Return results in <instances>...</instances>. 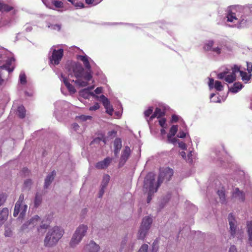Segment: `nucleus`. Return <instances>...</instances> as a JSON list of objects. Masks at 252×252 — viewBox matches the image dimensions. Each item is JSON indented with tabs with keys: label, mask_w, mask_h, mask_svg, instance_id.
Returning a JSON list of instances; mask_svg holds the SVG:
<instances>
[{
	"label": "nucleus",
	"mask_w": 252,
	"mask_h": 252,
	"mask_svg": "<svg viewBox=\"0 0 252 252\" xmlns=\"http://www.w3.org/2000/svg\"><path fill=\"white\" fill-rule=\"evenodd\" d=\"M14 9L13 7L8 4L0 2V11L8 12Z\"/></svg>",
	"instance_id": "obj_25"
},
{
	"label": "nucleus",
	"mask_w": 252,
	"mask_h": 252,
	"mask_svg": "<svg viewBox=\"0 0 252 252\" xmlns=\"http://www.w3.org/2000/svg\"><path fill=\"white\" fill-rule=\"evenodd\" d=\"M78 59L81 60L84 64V66L85 68L87 69V71H88L89 72H91V66L90 64L88 57L87 56H82L80 55L78 56Z\"/></svg>",
	"instance_id": "obj_17"
},
{
	"label": "nucleus",
	"mask_w": 252,
	"mask_h": 252,
	"mask_svg": "<svg viewBox=\"0 0 252 252\" xmlns=\"http://www.w3.org/2000/svg\"><path fill=\"white\" fill-rule=\"evenodd\" d=\"M12 232L11 230L8 229L5 231L4 235L6 237H9L11 236Z\"/></svg>",
	"instance_id": "obj_59"
},
{
	"label": "nucleus",
	"mask_w": 252,
	"mask_h": 252,
	"mask_svg": "<svg viewBox=\"0 0 252 252\" xmlns=\"http://www.w3.org/2000/svg\"><path fill=\"white\" fill-rule=\"evenodd\" d=\"M243 86L242 84L240 82H235L233 86L229 89V90L230 92L233 93H236L238 92L240 90H241Z\"/></svg>",
	"instance_id": "obj_24"
},
{
	"label": "nucleus",
	"mask_w": 252,
	"mask_h": 252,
	"mask_svg": "<svg viewBox=\"0 0 252 252\" xmlns=\"http://www.w3.org/2000/svg\"><path fill=\"white\" fill-rule=\"evenodd\" d=\"M148 230L149 229L147 228H144L140 227L138 233V239L143 240L145 238Z\"/></svg>",
	"instance_id": "obj_26"
},
{
	"label": "nucleus",
	"mask_w": 252,
	"mask_h": 252,
	"mask_svg": "<svg viewBox=\"0 0 252 252\" xmlns=\"http://www.w3.org/2000/svg\"><path fill=\"white\" fill-rule=\"evenodd\" d=\"M247 65L249 73H251L252 71V64L251 63H247Z\"/></svg>",
	"instance_id": "obj_56"
},
{
	"label": "nucleus",
	"mask_w": 252,
	"mask_h": 252,
	"mask_svg": "<svg viewBox=\"0 0 252 252\" xmlns=\"http://www.w3.org/2000/svg\"><path fill=\"white\" fill-rule=\"evenodd\" d=\"M233 198H238L241 201H244L245 194L243 191H241L238 188H235L232 193Z\"/></svg>",
	"instance_id": "obj_15"
},
{
	"label": "nucleus",
	"mask_w": 252,
	"mask_h": 252,
	"mask_svg": "<svg viewBox=\"0 0 252 252\" xmlns=\"http://www.w3.org/2000/svg\"><path fill=\"white\" fill-rule=\"evenodd\" d=\"M236 9L235 7H230L227 11V18L228 22H233L237 20L236 15L235 12Z\"/></svg>",
	"instance_id": "obj_13"
},
{
	"label": "nucleus",
	"mask_w": 252,
	"mask_h": 252,
	"mask_svg": "<svg viewBox=\"0 0 252 252\" xmlns=\"http://www.w3.org/2000/svg\"><path fill=\"white\" fill-rule=\"evenodd\" d=\"M211 51L216 53L217 54H220L221 53V49L218 47L216 48H213Z\"/></svg>",
	"instance_id": "obj_52"
},
{
	"label": "nucleus",
	"mask_w": 252,
	"mask_h": 252,
	"mask_svg": "<svg viewBox=\"0 0 252 252\" xmlns=\"http://www.w3.org/2000/svg\"><path fill=\"white\" fill-rule=\"evenodd\" d=\"M42 202V196L37 193L35 195L34 203L35 207H38Z\"/></svg>",
	"instance_id": "obj_30"
},
{
	"label": "nucleus",
	"mask_w": 252,
	"mask_h": 252,
	"mask_svg": "<svg viewBox=\"0 0 252 252\" xmlns=\"http://www.w3.org/2000/svg\"><path fill=\"white\" fill-rule=\"evenodd\" d=\"M228 220L229 221V224H231L232 223H235V217L233 215L232 213H230L228 215Z\"/></svg>",
	"instance_id": "obj_46"
},
{
	"label": "nucleus",
	"mask_w": 252,
	"mask_h": 252,
	"mask_svg": "<svg viewBox=\"0 0 252 252\" xmlns=\"http://www.w3.org/2000/svg\"><path fill=\"white\" fill-rule=\"evenodd\" d=\"M100 106L98 103H95L94 105L89 108L90 111H95L99 108Z\"/></svg>",
	"instance_id": "obj_51"
},
{
	"label": "nucleus",
	"mask_w": 252,
	"mask_h": 252,
	"mask_svg": "<svg viewBox=\"0 0 252 252\" xmlns=\"http://www.w3.org/2000/svg\"><path fill=\"white\" fill-rule=\"evenodd\" d=\"M105 188H103V187H101V189L99 191V197H101L104 193V189H105Z\"/></svg>",
	"instance_id": "obj_57"
},
{
	"label": "nucleus",
	"mask_w": 252,
	"mask_h": 252,
	"mask_svg": "<svg viewBox=\"0 0 252 252\" xmlns=\"http://www.w3.org/2000/svg\"><path fill=\"white\" fill-rule=\"evenodd\" d=\"M112 160V158L107 157L104 160L96 163L95 167L98 169H105L108 167Z\"/></svg>",
	"instance_id": "obj_11"
},
{
	"label": "nucleus",
	"mask_w": 252,
	"mask_h": 252,
	"mask_svg": "<svg viewBox=\"0 0 252 252\" xmlns=\"http://www.w3.org/2000/svg\"><path fill=\"white\" fill-rule=\"evenodd\" d=\"M94 92L96 94H100L102 92V88L101 87H97L95 89Z\"/></svg>",
	"instance_id": "obj_62"
},
{
	"label": "nucleus",
	"mask_w": 252,
	"mask_h": 252,
	"mask_svg": "<svg viewBox=\"0 0 252 252\" xmlns=\"http://www.w3.org/2000/svg\"><path fill=\"white\" fill-rule=\"evenodd\" d=\"M7 198V195L5 193L0 194V207L5 202Z\"/></svg>",
	"instance_id": "obj_40"
},
{
	"label": "nucleus",
	"mask_w": 252,
	"mask_h": 252,
	"mask_svg": "<svg viewBox=\"0 0 252 252\" xmlns=\"http://www.w3.org/2000/svg\"><path fill=\"white\" fill-rule=\"evenodd\" d=\"M179 120V117L176 115H173L171 118V122L175 123L177 122Z\"/></svg>",
	"instance_id": "obj_53"
},
{
	"label": "nucleus",
	"mask_w": 252,
	"mask_h": 252,
	"mask_svg": "<svg viewBox=\"0 0 252 252\" xmlns=\"http://www.w3.org/2000/svg\"><path fill=\"white\" fill-rule=\"evenodd\" d=\"M52 3L56 7L62 8L63 7V2L61 1L54 0Z\"/></svg>",
	"instance_id": "obj_39"
},
{
	"label": "nucleus",
	"mask_w": 252,
	"mask_h": 252,
	"mask_svg": "<svg viewBox=\"0 0 252 252\" xmlns=\"http://www.w3.org/2000/svg\"><path fill=\"white\" fill-rule=\"evenodd\" d=\"M20 81L22 84H25L26 83V76L25 74H21L20 75Z\"/></svg>",
	"instance_id": "obj_45"
},
{
	"label": "nucleus",
	"mask_w": 252,
	"mask_h": 252,
	"mask_svg": "<svg viewBox=\"0 0 252 252\" xmlns=\"http://www.w3.org/2000/svg\"><path fill=\"white\" fill-rule=\"evenodd\" d=\"M236 79V75L234 73H231L229 75H226L225 78V81L228 83H231L233 82Z\"/></svg>",
	"instance_id": "obj_27"
},
{
	"label": "nucleus",
	"mask_w": 252,
	"mask_h": 252,
	"mask_svg": "<svg viewBox=\"0 0 252 252\" xmlns=\"http://www.w3.org/2000/svg\"><path fill=\"white\" fill-rule=\"evenodd\" d=\"M94 89V87H88L87 88L82 90L80 91L79 94L81 96L84 98H87L90 94L91 95H94L93 92L90 93V91Z\"/></svg>",
	"instance_id": "obj_22"
},
{
	"label": "nucleus",
	"mask_w": 252,
	"mask_h": 252,
	"mask_svg": "<svg viewBox=\"0 0 252 252\" xmlns=\"http://www.w3.org/2000/svg\"><path fill=\"white\" fill-rule=\"evenodd\" d=\"M166 120L165 118H161L159 121V125L163 128H165Z\"/></svg>",
	"instance_id": "obj_48"
},
{
	"label": "nucleus",
	"mask_w": 252,
	"mask_h": 252,
	"mask_svg": "<svg viewBox=\"0 0 252 252\" xmlns=\"http://www.w3.org/2000/svg\"><path fill=\"white\" fill-rule=\"evenodd\" d=\"M17 111L18 116L20 118L23 119L25 117L26 110L23 106H20L18 107Z\"/></svg>",
	"instance_id": "obj_28"
},
{
	"label": "nucleus",
	"mask_w": 252,
	"mask_h": 252,
	"mask_svg": "<svg viewBox=\"0 0 252 252\" xmlns=\"http://www.w3.org/2000/svg\"><path fill=\"white\" fill-rule=\"evenodd\" d=\"M214 79L213 78H210L209 79V83H208V85H209V86L210 88H213V85H214Z\"/></svg>",
	"instance_id": "obj_58"
},
{
	"label": "nucleus",
	"mask_w": 252,
	"mask_h": 252,
	"mask_svg": "<svg viewBox=\"0 0 252 252\" xmlns=\"http://www.w3.org/2000/svg\"><path fill=\"white\" fill-rule=\"evenodd\" d=\"M8 213V209L7 208H3L0 212V225L3 224L4 221L7 219Z\"/></svg>",
	"instance_id": "obj_20"
},
{
	"label": "nucleus",
	"mask_w": 252,
	"mask_h": 252,
	"mask_svg": "<svg viewBox=\"0 0 252 252\" xmlns=\"http://www.w3.org/2000/svg\"><path fill=\"white\" fill-rule=\"evenodd\" d=\"M165 114L164 110H162L160 108L157 107L154 113L150 117V120L152 121L155 118H160L164 116Z\"/></svg>",
	"instance_id": "obj_16"
},
{
	"label": "nucleus",
	"mask_w": 252,
	"mask_h": 252,
	"mask_svg": "<svg viewBox=\"0 0 252 252\" xmlns=\"http://www.w3.org/2000/svg\"><path fill=\"white\" fill-rule=\"evenodd\" d=\"M55 175L56 172L55 171H53L46 177L45 180V188H47L48 186L51 184L52 182L54 179V176Z\"/></svg>",
	"instance_id": "obj_23"
},
{
	"label": "nucleus",
	"mask_w": 252,
	"mask_h": 252,
	"mask_svg": "<svg viewBox=\"0 0 252 252\" xmlns=\"http://www.w3.org/2000/svg\"><path fill=\"white\" fill-rule=\"evenodd\" d=\"M247 229L249 236L248 243L250 246H252V221L247 222Z\"/></svg>",
	"instance_id": "obj_21"
},
{
	"label": "nucleus",
	"mask_w": 252,
	"mask_h": 252,
	"mask_svg": "<svg viewBox=\"0 0 252 252\" xmlns=\"http://www.w3.org/2000/svg\"><path fill=\"white\" fill-rule=\"evenodd\" d=\"M63 49H54L51 57L50 58L51 63L54 65H58L63 58Z\"/></svg>",
	"instance_id": "obj_6"
},
{
	"label": "nucleus",
	"mask_w": 252,
	"mask_h": 252,
	"mask_svg": "<svg viewBox=\"0 0 252 252\" xmlns=\"http://www.w3.org/2000/svg\"><path fill=\"white\" fill-rule=\"evenodd\" d=\"M153 107H149L147 110L145 111L144 115L145 117H149L153 113Z\"/></svg>",
	"instance_id": "obj_41"
},
{
	"label": "nucleus",
	"mask_w": 252,
	"mask_h": 252,
	"mask_svg": "<svg viewBox=\"0 0 252 252\" xmlns=\"http://www.w3.org/2000/svg\"><path fill=\"white\" fill-rule=\"evenodd\" d=\"M64 231L59 226H54L50 229L47 234H49L51 236L55 237L57 240L59 241L63 236Z\"/></svg>",
	"instance_id": "obj_7"
},
{
	"label": "nucleus",
	"mask_w": 252,
	"mask_h": 252,
	"mask_svg": "<svg viewBox=\"0 0 252 252\" xmlns=\"http://www.w3.org/2000/svg\"><path fill=\"white\" fill-rule=\"evenodd\" d=\"M214 87L218 91H222L223 88V86L221 84V83L219 81H216L215 82Z\"/></svg>",
	"instance_id": "obj_37"
},
{
	"label": "nucleus",
	"mask_w": 252,
	"mask_h": 252,
	"mask_svg": "<svg viewBox=\"0 0 252 252\" xmlns=\"http://www.w3.org/2000/svg\"><path fill=\"white\" fill-rule=\"evenodd\" d=\"M179 147L183 150H185L187 149V145L183 142H181L179 143Z\"/></svg>",
	"instance_id": "obj_55"
},
{
	"label": "nucleus",
	"mask_w": 252,
	"mask_h": 252,
	"mask_svg": "<svg viewBox=\"0 0 252 252\" xmlns=\"http://www.w3.org/2000/svg\"><path fill=\"white\" fill-rule=\"evenodd\" d=\"M99 98L100 100L102 101L104 107L106 110V111L107 113L112 115L113 112V108L112 106L110 104L108 99L103 94L101 95Z\"/></svg>",
	"instance_id": "obj_8"
},
{
	"label": "nucleus",
	"mask_w": 252,
	"mask_h": 252,
	"mask_svg": "<svg viewBox=\"0 0 252 252\" xmlns=\"http://www.w3.org/2000/svg\"><path fill=\"white\" fill-rule=\"evenodd\" d=\"M62 77L63 78V81L65 86L67 88L68 91L70 94H74L76 92V90L74 87L70 84V83L68 81L67 79L63 77V75H62Z\"/></svg>",
	"instance_id": "obj_19"
},
{
	"label": "nucleus",
	"mask_w": 252,
	"mask_h": 252,
	"mask_svg": "<svg viewBox=\"0 0 252 252\" xmlns=\"http://www.w3.org/2000/svg\"><path fill=\"white\" fill-rule=\"evenodd\" d=\"M174 173L173 170L168 167L160 168L157 185V188H159L160 185L164 182H168L171 179Z\"/></svg>",
	"instance_id": "obj_5"
},
{
	"label": "nucleus",
	"mask_w": 252,
	"mask_h": 252,
	"mask_svg": "<svg viewBox=\"0 0 252 252\" xmlns=\"http://www.w3.org/2000/svg\"><path fill=\"white\" fill-rule=\"evenodd\" d=\"M130 149L128 146H126L122 151L120 159L119 164L124 165L129 157L130 155Z\"/></svg>",
	"instance_id": "obj_9"
},
{
	"label": "nucleus",
	"mask_w": 252,
	"mask_h": 252,
	"mask_svg": "<svg viewBox=\"0 0 252 252\" xmlns=\"http://www.w3.org/2000/svg\"><path fill=\"white\" fill-rule=\"evenodd\" d=\"M177 136L179 138H184L186 136V133L183 131H180L178 133Z\"/></svg>",
	"instance_id": "obj_54"
},
{
	"label": "nucleus",
	"mask_w": 252,
	"mask_h": 252,
	"mask_svg": "<svg viewBox=\"0 0 252 252\" xmlns=\"http://www.w3.org/2000/svg\"><path fill=\"white\" fill-rule=\"evenodd\" d=\"M173 137V136H171L170 135H167V142L168 143L173 144L176 143L177 139L176 138Z\"/></svg>",
	"instance_id": "obj_44"
},
{
	"label": "nucleus",
	"mask_w": 252,
	"mask_h": 252,
	"mask_svg": "<svg viewBox=\"0 0 252 252\" xmlns=\"http://www.w3.org/2000/svg\"><path fill=\"white\" fill-rule=\"evenodd\" d=\"M120 150L121 149H117V148H114V154L116 157H117L118 156Z\"/></svg>",
	"instance_id": "obj_63"
},
{
	"label": "nucleus",
	"mask_w": 252,
	"mask_h": 252,
	"mask_svg": "<svg viewBox=\"0 0 252 252\" xmlns=\"http://www.w3.org/2000/svg\"><path fill=\"white\" fill-rule=\"evenodd\" d=\"M32 181L31 179H28L24 182V186L26 188H30L31 185H32Z\"/></svg>",
	"instance_id": "obj_50"
},
{
	"label": "nucleus",
	"mask_w": 252,
	"mask_h": 252,
	"mask_svg": "<svg viewBox=\"0 0 252 252\" xmlns=\"http://www.w3.org/2000/svg\"><path fill=\"white\" fill-rule=\"evenodd\" d=\"M228 252H237L236 247L234 245L231 246L229 248Z\"/></svg>",
	"instance_id": "obj_60"
},
{
	"label": "nucleus",
	"mask_w": 252,
	"mask_h": 252,
	"mask_svg": "<svg viewBox=\"0 0 252 252\" xmlns=\"http://www.w3.org/2000/svg\"><path fill=\"white\" fill-rule=\"evenodd\" d=\"M178 126L177 125H173L172 126L169 131V133L167 135H170L171 136H174L176 134V133L178 131Z\"/></svg>",
	"instance_id": "obj_34"
},
{
	"label": "nucleus",
	"mask_w": 252,
	"mask_h": 252,
	"mask_svg": "<svg viewBox=\"0 0 252 252\" xmlns=\"http://www.w3.org/2000/svg\"><path fill=\"white\" fill-rule=\"evenodd\" d=\"M214 41L213 40H209L204 44L203 49L205 51H212L213 46L214 45Z\"/></svg>",
	"instance_id": "obj_29"
},
{
	"label": "nucleus",
	"mask_w": 252,
	"mask_h": 252,
	"mask_svg": "<svg viewBox=\"0 0 252 252\" xmlns=\"http://www.w3.org/2000/svg\"><path fill=\"white\" fill-rule=\"evenodd\" d=\"M114 148H117V149H121L122 145V140L119 138H117L115 139L114 142Z\"/></svg>",
	"instance_id": "obj_35"
},
{
	"label": "nucleus",
	"mask_w": 252,
	"mask_h": 252,
	"mask_svg": "<svg viewBox=\"0 0 252 252\" xmlns=\"http://www.w3.org/2000/svg\"><path fill=\"white\" fill-rule=\"evenodd\" d=\"M148 245L144 244L141 246L138 252H148Z\"/></svg>",
	"instance_id": "obj_42"
},
{
	"label": "nucleus",
	"mask_w": 252,
	"mask_h": 252,
	"mask_svg": "<svg viewBox=\"0 0 252 252\" xmlns=\"http://www.w3.org/2000/svg\"><path fill=\"white\" fill-rule=\"evenodd\" d=\"M14 61L15 60L14 58H11L10 59H8L7 60H6L5 64H3L2 66H0V68L1 69H5V70H7L9 72H12L14 69V67H10V66L12 65L13 62H14Z\"/></svg>",
	"instance_id": "obj_14"
},
{
	"label": "nucleus",
	"mask_w": 252,
	"mask_h": 252,
	"mask_svg": "<svg viewBox=\"0 0 252 252\" xmlns=\"http://www.w3.org/2000/svg\"><path fill=\"white\" fill-rule=\"evenodd\" d=\"M39 220H40L39 217L37 215H36L30 220L29 221V224H32L33 225H36V222Z\"/></svg>",
	"instance_id": "obj_38"
},
{
	"label": "nucleus",
	"mask_w": 252,
	"mask_h": 252,
	"mask_svg": "<svg viewBox=\"0 0 252 252\" xmlns=\"http://www.w3.org/2000/svg\"><path fill=\"white\" fill-rule=\"evenodd\" d=\"M69 71L71 76L73 75L77 78L74 82L80 87L87 86L88 82L92 78L91 73L88 71L85 72L84 68L79 63H72L70 65Z\"/></svg>",
	"instance_id": "obj_1"
},
{
	"label": "nucleus",
	"mask_w": 252,
	"mask_h": 252,
	"mask_svg": "<svg viewBox=\"0 0 252 252\" xmlns=\"http://www.w3.org/2000/svg\"><path fill=\"white\" fill-rule=\"evenodd\" d=\"M241 70H240V67L237 65H234V66L232 68V72L234 73V74H236L237 72H239L240 73V71Z\"/></svg>",
	"instance_id": "obj_47"
},
{
	"label": "nucleus",
	"mask_w": 252,
	"mask_h": 252,
	"mask_svg": "<svg viewBox=\"0 0 252 252\" xmlns=\"http://www.w3.org/2000/svg\"><path fill=\"white\" fill-rule=\"evenodd\" d=\"M229 225L231 235L234 237L236 232L237 226L235 225V223H231Z\"/></svg>",
	"instance_id": "obj_36"
},
{
	"label": "nucleus",
	"mask_w": 252,
	"mask_h": 252,
	"mask_svg": "<svg viewBox=\"0 0 252 252\" xmlns=\"http://www.w3.org/2000/svg\"><path fill=\"white\" fill-rule=\"evenodd\" d=\"M155 175L153 173H149L145 178L143 192L148 194L147 203H149L154 193L156 192L158 188L155 186Z\"/></svg>",
	"instance_id": "obj_2"
},
{
	"label": "nucleus",
	"mask_w": 252,
	"mask_h": 252,
	"mask_svg": "<svg viewBox=\"0 0 252 252\" xmlns=\"http://www.w3.org/2000/svg\"><path fill=\"white\" fill-rule=\"evenodd\" d=\"M228 73L227 71H223L220 73H219L217 75V77L219 79H222L223 78H225L226 74Z\"/></svg>",
	"instance_id": "obj_49"
},
{
	"label": "nucleus",
	"mask_w": 252,
	"mask_h": 252,
	"mask_svg": "<svg viewBox=\"0 0 252 252\" xmlns=\"http://www.w3.org/2000/svg\"><path fill=\"white\" fill-rule=\"evenodd\" d=\"M110 181V176L107 175H104L101 182V187L106 188Z\"/></svg>",
	"instance_id": "obj_32"
},
{
	"label": "nucleus",
	"mask_w": 252,
	"mask_h": 252,
	"mask_svg": "<svg viewBox=\"0 0 252 252\" xmlns=\"http://www.w3.org/2000/svg\"><path fill=\"white\" fill-rule=\"evenodd\" d=\"M153 220L149 216H146L143 219L140 227L149 229Z\"/></svg>",
	"instance_id": "obj_18"
},
{
	"label": "nucleus",
	"mask_w": 252,
	"mask_h": 252,
	"mask_svg": "<svg viewBox=\"0 0 252 252\" xmlns=\"http://www.w3.org/2000/svg\"><path fill=\"white\" fill-rule=\"evenodd\" d=\"M240 76L242 77V80L246 83L250 80L251 78L250 75L242 70L240 71Z\"/></svg>",
	"instance_id": "obj_31"
},
{
	"label": "nucleus",
	"mask_w": 252,
	"mask_h": 252,
	"mask_svg": "<svg viewBox=\"0 0 252 252\" xmlns=\"http://www.w3.org/2000/svg\"><path fill=\"white\" fill-rule=\"evenodd\" d=\"M88 227L87 225L81 224L76 229L70 241L69 246L71 248L75 247L81 241L83 238L86 235Z\"/></svg>",
	"instance_id": "obj_3"
},
{
	"label": "nucleus",
	"mask_w": 252,
	"mask_h": 252,
	"mask_svg": "<svg viewBox=\"0 0 252 252\" xmlns=\"http://www.w3.org/2000/svg\"><path fill=\"white\" fill-rule=\"evenodd\" d=\"M99 249V246L93 241H91L84 248L85 252H98Z\"/></svg>",
	"instance_id": "obj_10"
},
{
	"label": "nucleus",
	"mask_w": 252,
	"mask_h": 252,
	"mask_svg": "<svg viewBox=\"0 0 252 252\" xmlns=\"http://www.w3.org/2000/svg\"><path fill=\"white\" fill-rule=\"evenodd\" d=\"M218 194L220 199V200L222 201V202H224L225 201V190L223 189H220L218 191Z\"/></svg>",
	"instance_id": "obj_33"
},
{
	"label": "nucleus",
	"mask_w": 252,
	"mask_h": 252,
	"mask_svg": "<svg viewBox=\"0 0 252 252\" xmlns=\"http://www.w3.org/2000/svg\"><path fill=\"white\" fill-rule=\"evenodd\" d=\"M58 241L55 237L52 238L49 234H46L44 240V245L46 247H52L56 245Z\"/></svg>",
	"instance_id": "obj_12"
},
{
	"label": "nucleus",
	"mask_w": 252,
	"mask_h": 252,
	"mask_svg": "<svg viewBox=\"0 0 252 252\" xmlns=\"http://www.w3.org/2000/svg\"><path fill=\"white\" fill-rule=\"evenodd\" d=\"M22 172H24L25 174V175L27 174H29L30 172L28 169L27 168H24L22 170Z\"/></svg>",
	"instance_id": "obj_64"
},
{
	"label": "nucleus",
	"mask_w": 252,
	"mask_h": 252,
	"mask_svg": "<svg viewBox=\"0 0 252 252\" xmlns=\"http://www.w3.org/2000/svg\"><path fill=\"white\" fill-rule=\"evenodd\" d=\"M101 0L98 1V0H85V2L88 4L96 5L100 2Z\"/></svg>",
	"instance_id": "obj_43"
},
{
	"label": "nucleus",
	"mask_w": 252,
	"mask_h": 252,
	"mask_svg": "<svg viewBox=\"0 0 252 252\" xmlns=\"http://www.w3.org/2000/svg\"><path fill=\"white\" fill-rule=\"evenodd\" d=\"M24 200V195L21 194L15 205L13 212V216L14 217H17L19 213H20L19 218L23 219L25 217L28 206L27 205L23 204Z\"/></svg>",
	"instance_id": "obj_4"
},
{
	"label": "nucleus",
	"mask_w": 252,
	"mask_h": 252,
	"mask_svg": "<svg viewBox=\"0 0 252 252\" xmlns=\"http://www.w3.org/2000/svg\"><path fill=\"white\" fill-rule=\"evenodd\" d=\"M48 227V225L46 224H42L40 225L39 228H38V230L39 231L41 229H47Z\"/></svg>",
	"instance_id": "obj_61"
}]
</instances>
